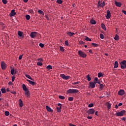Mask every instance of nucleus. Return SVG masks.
Listing matches in <instances>:
<instances>
[{
  "instance_id": "nucleus-1",
  "label": "nucleus",
  "mask_w": 126,
  "mask_h": 126,
  "mask_svg": "<svg viewBox=\"0 0 126 126\" xmlns=\"http://www.w3.org/2000/svg\"><path fill=\"white\" fill-rule=\"evenodd\" d=\"M78 54L81 58H83V59H85V58H86V57H87V55L86 54V53L81 50H79L78 52Z\"/></svg>"
},
{
  "instance_id": "nucleus-2",
  "label": "nucleus",
  "mask_w": 126,
  "mask_h": 126,
  "mask_svg": "<svg viewBox=\"0 0 126 126\" xmlns=\"http://www.w3.org/2000/svg\"><path fill=\"white\" fill-rule=\"evenodd\" d=\"M67 92L69 93V94H72L73 93H78L79 91L77 89H70L67 91Z\"/></svg>"
},
{
  "instance_id": "nucleus-3",
  "label": "nucleus",
  "mask_w": 126,
  "mask_h": 126,
  "mask_svg": "<svg viewBox=\"0 0 126 126\" xmlns=\"http://www.w3.org/2000/svg\"><path fill=\"white\" fill-rule=\"evenodd\" d=\"M121 67L122 69H125L126 68V61L124 60L120 63Z\"/></svg>"
},
{
  "instance_id": "nucleus-4",
  "label": "nucleus",
  "mask_w": 126,
  "mask_h": 126,
  "mask_svg": "<svg viewBox=\"0 0 126 126\" xmlns=\"http://www.w3.org/2000/svg\"><path fill=\"white\" fill-rule=\"evenodd\" d=\"M125 113H126V111L122 110L119 112L116 113V116H119V117H123V116H124V114Z\"/></svg>"
},
{
  "instance_id": "nucleus-5",
  "label": "nucleus",
  "mask_w": 126,
  "mask_h": 126,
  "mask_svg": "<svg viewBox=\"0 0 126 126\" xmlns=\"http://www.w3.org/2000/svg\"><path fill=\"white\" fill-rule=\"evenodd\" d=\"M18 35L20 37V39H23L24 38V34H23V32L21 31L18 32Z\"/></svg>"
},
{
  "instance_id": "nucleus-6",
  "label": "nucleus",
  "mask_w": 126,
  "mask_h": 126,
  "mask_svg": "<svg viewBox=\"0 0 126 126\" xmlns=\"http://www.w3.org/2000/svg\"><path fill=\"white\" fill-rule=\"evenodd\" d=\"M60 76L63 79H64L65 80H67L69 78V76H65L64 74H61Z\"/></svg>"
},
{
  "instance_id": "nucleus-7",
  "label": "nucleus",
  "mask_w": 126,
  "mask_h": 126,
  "mask_svg": "<svg viewBox=\"0 0 126 126\" xmlns=\"http://www.w3.org/2000/svg\"><path fill=\"white\" fill-rule=\"evenodd\" d=\"M37 33L36 32H32L30 34L31 38H35L37 36Z\"/></svg>"
},
{
  "instance_id": "nucleus-8",
  "label": "nucleus",
  "mask_w": 126,
  "mask_h": 126,
  "mask_svg": "<svg viewBox=\"0 0 126 126\" xmlns=\"http://www.w3.org/2000/svg\"><path fill=\"white\" fill-rule=\"evenodd\" d=\"M88 115H93L95 113V110L94 109H90L87 111Z\"/></svg>"
},
{
  "instance_id": "nucleus-9",
  "label": "nucleus",
  "mask_w": 126,
  "mask_h": 126,
  "mask_svg": "<svg viewBox=\"0 0 126 126\" xmlns=\"http://www.w3.org/2000/svg\"><path fill=\"white\" fill-rule=\"evenodd\" d=\"M106 18V19H110L111 18V11L109 10H107Z\"/></svg>"
},
{
  "instance_id": "nucleus-10",
  "label": "nucleus",
  "mask_w": 126,
  "mask_h": 126,
  "mask_svg": "<svg viewBox=\"0 0 126 126\" xmlns=\"http://www.w3.org/2000/svg\"><path fill=\"white\" fill-rule=\"evenodd\" d=\"M58 106L60 107H57V111L58 113H61V109H62V107L63 106V105L61 103H58Z\"/></svg>"
},
{
  "instance_id": "nucleus-11",
  "label": "nucleus",
  "mask_w": 126,
  "mask_h": 126,
  "mask_svg": "<svg viewBox=\"0 0 126 126\" xmlns=\"http://www.w3.org/2000/svg\"><path fill=\"white\" fill-rule=\"evenodd\" d=\"M118 95H120V96H123V95H125V90H119V91L118 92Z\"/></svg>"
},
{
  "instance_id": "nucleus-12",
  "label": "nucleus",
  "mask_w": 126,
  "mask_h": 126,
  "mask_svg": "<svg viewBox=\"0 0 126 126\" xmlns=\"http://www.w3.org/2000/svg\"><path fill=\"white\" fill-rule=\"evenodd\" d=\"M1 67L2 69H5L6 66L5 65V63L4 62H1Z\"/></svg>"
},
{
  "instance_id": "nucleus-13",
  "label": "nucleus",
  "mask_w": 126,
  "mask_h": 126,
  "mask_svg": "<svg viewBox=\"0 0 126 126\" xmlns=\"http://www.w3.org/2000/svg\"><path fill=\"white\" fill-rule=\"evenodd\" d=\"M95 83L94 82H90V87L91 88H95Z\"/></svg>"
},
{
  "instance_id": "nucleus-14",
  "label": "nucleus",
  "mask_w": 126,
  "mask_h": 126,
  "mask_svg": "<svg viewBox=\"0 0 126 126\" xmlns=\"http://www.w3.org/2000/svg\"><path fill=\"white\" fill-rule=\"evenodd\" d=\"M16 14V13L15 12V10L13 9L11 10V13L10 14V16H14Z\"/></svg>"
},
{
  "instance_id": "nucleus-15",
  "label": "nucleus",
  "mask_w": 126,
  "mask_h": 126,
  "mask_svg": "<svg viewBox=\"0 0 126 126\" xmlns=\"http://www.w3.org/2000/svg\"><path fill=\"white\" fill-rule=\"evenodd\" d=\"M115 5L116 6H118V7H121L122 6V3L120 2H117L115 1Z\"/></svg>"
},
{
  "instance_id": "nucleus-16",
  "label": "nucleus",
  "mask_w": 126,
  "mask_h": 126,
  "mask_svg": "<svg viewBox=\"0 0 126 126\" xmlns=\"http://www.w3.org/2000/svg\"><path fill=\"white\" fill-rule=\"evenodd\" d=\"M25 95H26V97H29L30 96V94L29 93V91H28V90L25 91Z\"/></svg>"
},
{
  "instance_id": "nucleus-17",
  "label": "nucleus",
  "mask_w": 126,
  "mask_h": 126,
  "mask_svg": "<svg viewBox=\"0 0 126 126\" xmlns=\"http://www.w3.org/2000/svg\"><path fill=\"white\" fill-rule=\"evenodd\" d=\"M22 87H23V90H24V91H27V90H28L27 89V87H26V86L25 85V84H23L22 85Z\"/></svg>"
},
{
  "instance_id": "nucleus-18",
  "label": "nucleus",
  "mask_w": 126,
  "mask_h": 126,
  "mask_svg": "<svg viewBox=\"0 0 126 126\" xmlns=\"http://www.w3.org/2000/svg\"><path fill=\"white\" fill-rule=\"evenodd\" d=\"M19 102L20 107H23V101H22V100L19 99Z\"/></svg>"
},
{
  "instance_id": "nucleus-19",
  "label": "nucleus",
  "mask_w": 126,
  "mask_h": 126,
  "mask_svg": "<svg viewBox=\"0 0 126 126\" xmlns=\"http://www.w3.org/2000/svg\"><path fill=\"white\" fill-rule=\"evenodd\" d=\"M46 110L48 111V112H53V109H51V107L46 106Z\"/></svg>"
},
{
  "instance_id": "nucleus-20",
  "label": "nucleus",
  "mask_w": 126,
  "mask_h": 126,
  "mask_svg": "<svg viewBox=\"0 0 126 126\" xmlns=\"http://www.w3.org/2000/svg\"><path fill=\"white\" fill-rule=\"evenodd\" d=\"M119 67V63H118L117 61H116L115 62V63H114V68H117V67Z\"/></svg>"
},
{
  "instance_id": "nucleus-21",
  "label": "nucleus",
  "mask_w": 126,
  "mask_h": 126,
  "mask_svg": "<svg viewBox=\"0 0 126 126\" xmlns=\"http://www.w3.org/2000/svg\"><path fill=\"white\" fill-rule=\"evenodd\" d=\"M27 81H28V82H29L30 84H31V85H35V82L31 81L30 80H27Z\"/></svg>"
},
{
  "instance_id": "nucleus-22",
  "label": "nucleus",
  "mask_w": 126,
  "mask_h": 126,
  "mask_svg": "<svg viewBox=\"0 0 126 126\" xmlns=\"http://www.w3.org/2000/svg\"><path fill=\"white\" fill-rule=\"evenodd\" d=\"M106 106L107 107L108 110H110L111 109V104H110V103H109V102H107L106 103Z\"/></svg>"
},
{
  "instance_id": "nucleus-23",
  "label": "nucleus",
  "mask_w": 126,
  "mask_h": 126,
  "mask_svg": "<svg viewBox=\"0 0 126 126\" xmlns=\"http://www.w3.org/2000/svg\"><path fill=\"white\" fill-rule=\"evenodd\" d=\"M67 34L70 37H72V36H73V35H74V32H68L67 33Z\"/></svg>"
},
{
  "instance_id": "nucleus-24",
  "label": "nucleus",
  "mask_w": 126,
  "mask_h": 126,
  "mask_svg": "<svg viewBox=\"0 0 126 126\" xmlns=\"http://www.w3.org/2000/svg\"><path fill=\"white\" fill-rule=\"evenodd\" d=\"M101 28H102L103 30H105V31L107 30V29H106V26L104 24H101Z\"/></svg>"
},
{
  "instance_id": "nucleus-25",
  "label": "nucleus",
  "mask_w": 126,
  "mask_h": 126,
  "mask_svg": "<svg viewBox=\"0 0 126 126\" xmlns=\"http://www.w3.org/2000/svg\"><path fill=\"white\" fill-rule=\"evenodd\" d=\"M90 23H91V24H93V25L96 24V21H95V20L94 19H92L90 21Z\"/></svg>"
},
{
  "instance_id": "nucleus-26",
  "label": "nucleus",
  "mask_w": 126,
  "mask_h": 126,
  "mask_svg": "<svg viewBox=\"0 0 126 126\" xmlns=\"http://www.w3.org/2000/svg\"><path fill=\"white\" fill-rule=\"evenodd\" d=\"M114 40H115L116 41H118V40H119V35H118V34H116L114 38Z\"/></svg>"
},
{
  "instance_id": "nucleus-27",
  "label": "nucleus",
  "mask_w": 126,
  "mask_h": 126,
  "mask_svg": "<svg viewBox=\"0 0 126 126\" xmlns=\"http://www.w3.org/2000/svg\"><path fill=\"white\" fill-rule=\"evenodd\" d=\"M26 77L29 78V79H31V80H33V79H32L31 76L29 74H26Z\"/></svg>"
},
{
  "instance_id": "nucleus-28",
  "label": "nucleus",
  "mask_w": 126,
  "mask_h": 126,
  "mask_svg": "<svg viewBox=\"0 0 126 126\" xmlns=\"http://www.w3.org/2000/svg\"><path fill=\"white\" fill-rule=\"evenodd\" d=\"M56 2L59 3V4H62V3H63V1L62 0H57Z\"/></svg>"
},
{
  "instance_id": "nucleus-29",
  "label": "nucleus",
  "mask_w": 126,
  "mask_h": 126,
  "mask_svg": "<svg viewBox=\"0 0 126 126\" xmlns=\"http://www.w3.org/2000/svg\"><path fill=\"white\" fill-rule=\"evenodd\" d=\"M37 11L38 13H39L40 14H41L42 15H44V12L41 10H38Z\"/></svg>"
},
{
  "instance_id": "nucleus-30",
  "label": "nucleus",
  "mask_w": 126,
  "mask_h": 126,
  "mask_svg": "<svg viewBox=\"0 0 126 126\" xmlns=\"http://www.w3.org/2000/svg\"><path fill=\"white\" fill-rule=\"evenodd\" d=\"M59 99H61V100H63L65 98V97L63 95H60L59 96Z\"/></svg>"
},
{
  "instance_id": "nucleus-31",
  "label": "nucleus",
  "mask_w": 126,
  "mask_h": 126,
  "mask_svg": "<svg viewBox=\"0 0 126 126\" xmlns=\"http://www.w3.org/2000/svg\"><path fill=\"white\" fill-rule=\"evenodd\" d=\"M46 68L47 69H48V70H50V69H52V65H48L47 67H46Z\"/></svg>"
},
{
  "instance_id": "nucleus-32",
  "label": "nucleus",
  "mask_w": 126,
  "mask_h": 126,
  "mask_svg": "<svg viewBox=\"0 0 126 126\" xmlns=\"http://www.w3.org/2000/svg\"><path fill=\"white\" fill-rule=\"evenodd\" d=\"M0 90H1V92H2V93L3 94H4V93H5L6 92V91L5 90V89L2 88V89H0Z\"/></svg>"
},
{
  "instance_id": "nucleus-33",
  "label": "nucleus",
  "mask_w": 126,
  "mask_h": 126,
  "mask_svg": "<svg viewBox=\"0 0 126 126\" xmlns=\"http://www.w3.org/2000/svg\"><path fill=\"white\" fill-rule=\"evenodd\" d=\"M87 78L88 81H91V77H90V76H89V75H87Z\"/></svg>"
},
{
  "instance_id": "nucleus-34",
  "label": "nucleus",
  "mask_w": 126,
  "mask_h": 126,
  "mask_svg": "<svg viewBox=\"0 0 126 126\" xmlns=\"http://www.w3.org/2000/svg\"><path fill=\"white\" fill-rule=\"evenodd\" d=\"M37 64L38 65H39V66H41V65H43V63H42V62H38L37 63Z\"/></svg>"
},
{
  "instance_id": "nucleus-35",
  "label": "nucleus",
  "mask_w": 126,
  "mask_h": 126,
  "mask_svg": "<svg viewBox=\"0 0 126 126\" xmlns=\"http://www.w3.org/2000/svg\"><path fill=\"white\" fill-rule=\"evenodd\" d=\"M85 41H89L90 42H91V41H92V40H91V39L89 38V37H86L85 38Z\"/></svg>"
},
{
  "instance_id": "nucleus-36",
  "label": "nucleus",
  "mask_w": 126,
  "mask_h": 126,
  "mask_svg": "<svg viewBox=\"0 0 126 126\" xmlns=\"http://www.w3.org/2000/svg\"><path fill=\"white\" fill-rule=\"evenodd\" d=\"M30 18H31V17H30V15H27L26 16V18L27 20H29L30 19Z\"/></svg>"
},
{
  "instance_id": "nucleus-37",
  "label": "nucleus",
  "mask_w": 126,
  "mask_h": 126,
  "mask_svg": "<svg viewBox=\"0 0 126 126\" xmlns=\"http://www.w3.org/2000/svg\"><path fill=\"white\" fill-rule=\"evenodd\" d=\"M103 74L102 73H98V77L100 78V77H102V76H103Z\"/></svg>"
},
{
  "instance_id": "nucleus-38",
  "label": "nucleus",
  "mask_w": 126,
  "mask_h": 126,
  "mask_svg": "<svg viewBox=\"0 0 126 126\" xmlns=\"http://www.w3.org/2000/svg\"><path fill=\"white\" fill-rule=\"evenodd\" d=\"M94 106V104L93 103L89 104L88 105L89 108H92Z\"/></svg>"
},
{
  "instance_id": "nucleus-39",
  "label": "nucleus",
  "mask_w": 126,
  "mask_h": 126,
  "mask_svg": "<svg viewBox=\"0 0 126 126\" xmlns=\"http://www.w3.org/2000/svg\"><path fill=\"white\" fill-rule=\"evenodd\" d=\"M4 114H5V116H9V112L8 111H5Z\"/></svg>"
},
{
  "instance_id": "nucleus-40",
  "label": "nucleus",
  "mask_w": 126,
  "mask_h": 126,
  "mask_svg": "<svg viewBox=\"0 0 126 126\" xmlns=\"http://www.w3.org/2000/svg\"><path fill=\"white\" fill-rule=\"evenodd\" d=\"M11 74H12V75L14 74V69H11Z\"/></svg>"
},
{
  "instance_id": "nucleus-41",
  "label": "nucleus",
  "mask_w": 126,
  "mask_h": 126,
  "mask_svg": "<svg viewBox=\"0 0 126 126\" xmlns=\"http://www.w3.org/2000/svg\"><path fill=\"white\" fill-rule=\"evenodd\" d=\"M2 2L4 4H6V3H7V0H2Z\"/></svg>"
},
{
  "instance_id": "nucleus-42",
  "label": "nucleus",
  "mask_w": 126,
  "mask_h": 126,
  "mask_svg": "<svg viewBox=\"0 0 126 126\" xmlns=\"http://www.w3.org/2000/svg\"><path fill=\"white\" fill-rule=\"evenodd\" d=\"M68 101H73V97H69L68 99Z\"/></svg>"
},
{
  "instance_id": "nucleus-43",
  "label": "nucleus",
  "mask_w": 126,
  "mask_h": 126,
  "mask_svg": "<svg viewBox=\"0 0 126 126\" xmlns=\"http://www.w3.org/2000/svg\"><path fill=\"white\" fill-rule=\"evenodd\" d=\"M98 78L97 77H95L94 78V83H95V84H96V82H98Z\"/></svg>"
},
{
  "instance_id": "nucleus-44",
  "label": "nucleus",
  "mask_w": 126,
  "mask_h": 126,
  "mask_svg": "<svg viewBox=\"0 0 126 126\" xmlns=\"http://www.w3.org/2000/svg\"><path fill=\"white\" fill-rule=\"evenodd\" d=\"M92 45H93V46H94V47H98V44L92 43Z\"/></svg>"
},
{
  "instance_id": "nucleus-45",
  "label": "nucleus",
  "mask_w": 126,
  "mask_h": 126,
  "mask_svg": "<svg viewBox=\"0 0 126 126\" xmlns=\"http://www.w3.org/2000/svg\"><path fill=\"white\" fill-rule=\"evenodd\" d=\"M100 39H103L104 38V35L102 33L100 34Z\"/></svg>"
},
{
  "instance_id": "nucleus-46",
  "label": "nucleus",
  "mask_w": 126,
  "mask_h": 126,
  "mask_svg": "<svg viewBox=\"0 0 126 126\" xmlns=\"http://www.w3.org/2000/svg\"><path fill=\"white\" fill-rule=\"evenodd\" d=\"M60 51L62 52H64V49H63V46L60 47Z\"/></svg>"
},
{
  "instance_id": "nucleus-47",
  "label": "nucleus",
  "mask_w": 126,
  "mask_h": 126,
  "mask_svg": "<svg viewBox=\"0 0 126 126\" xmlns=\"http://www.w3.org/2000/svg\"><path fill=\"white\" fill-rule=\"evenodd\" d=\"M79 83H80V82L78 81V82H76L73 83L72 84H73V85H75L76 84H79Z\"/></svg>"
},
{
  "instance_id": "nucleus-48",
  "label": "nucleus",
  "mask_w": 126,
  "mask_h": 126,
  "mask_svg": "<svg viewBox=\"0 0 126 126\" xmlns=\"http://www.w3.org/2000/svg\"><path fill=\"white\" fill-rule=\"evenodd\" d=\"M104 87V85H103V84H100V85H99V88H100V89H103V88Z\"/></svg>"
},
{
  "instance_id": "nucleus-49",
  "label": "nucleus",
  "mask_w": 126,
  "mask_h": 126,
  "mask_svg": "<svg viewBox=\"0 0 126 126\" xmlns=\"http://www.w3.org/2000/svg\"><path fill=\"white\" fill-rule=\"evenodd\" d=\"M37 61H38V62H43V58H38V59H37Z\"/></svg>"
},
{
  "instance_id": "nucleus-50",
  "label": "nucleus",
  "mask_w": 126,
  "mask_h": 126,
  "mask_svg": "<svg viewBox=\"0 0 126 126\" xmlns=\"http://www.w3.org/2000/svg\"><path fill=\"white\" fill-rule=\"evenodd\" d=\"M39 47H40L41 48H44V44L40 43L39 44Z\"/></svg>"
},
{
  "instance_id": "nucleus-51",
  "label": "nucleus",
  "mask_w": 126,
  "mask_h": 126,
  "mask_svg": "<svg viewBox=\"0 0 126 126\" xmlns=\"http://www.w3.org/2000/svg\"><path fill=\"white\" fill-rule=\"evenodd\" d=\"M29 12H30V13H31V14H32L33 12V9H30L29 10Z\"/></svg>"
},
{
  "instance_id": "nucleus-52",
  "label": "nucleus",
  "mask_w": 126,
  "mask_h": 126,
  "mask_svg": "<svg viewBox=\"0 0 126 126\" xmlns=\"http://www.w3.org/2000/svg\"><path fill=\"white\" fill-rule=\"evenodd\" d=\"M15 80V77H14V76H13L12 77V82H13Z\"/></svg>"
},
{
  "instance_id": "nucleus-53",
  "label": "nucleus",
  "mask_w": 126,
  "mask_h": 126,
  "mask_svg": "<svg viewBox=\"0 0 126 126\" xmlns=\"http://www.w3.org/2000/svg\"><path fill=\"white\" fill-rule=\"evenodd\" d=\"M10 93H11L12 94H16V92L13 91H10Z\"/></svg>"
},
{
  "instance_id": "nucleus-54",
  "label": "nucleus",
  "mask_w": 126,
  "mask_h": 126,
  "mask_svg": "<svg viewBox=\"0 0 126 126\" xmlns=\"http://www.w3.org/2000/svg\"><path fill=\"white\" fill-rule=\"evenodd\" d=\"M65 45H66V46H68V41H65Z\"/></svg>"
},
{
  "instance_id": "nucleus-55",
  "label": "nucleus",
  "mask_w": 126,
  "mask_h": 126,
  "mask_svg": "<svg viewBox=\"0 0 126 126\" xmlns=\"http://www.w3.org/2000/svg\"><path fill=\"white\" fill-rule=\"evenodd\" d=\"M87 119H88L89 120H92V117H91V116H88L87 117Z\"/></svg>"
},
{
  "instance_id": "nucleus-56",
  "label": "nucleus",
  "mask_w": 126,
  "mask_h": 126,
  "mask_svg": "<svg viewBox=\"0 0 126 126\" xmlns=\"http://www.w3.org/2000/svg\"><path fill=\"white\" fill-rule=\"evenodd\" d=\"M98 6H102V4H100V1H98Z\"/></svg>"
},
{
  "instance_id": "nucleus-57",
  "label": "nucleus",
  "mask_w": 126,
  "mask_h": 126,
  "mask_svg": "<svg viewBox=\"0 0 126 126\" xmlns=\"http://www.w3.org/2000/svg\"><path fill=\"white\" fill-rule=\"evenodd\" d=\"M22 56L23 55H20L19 56V60H21L22 59Z\"/></svg>"
},
{
  "instance_id": "nucleus-58",
  "label": "nucleus",
  "mask_w": 126,
  "mask_h": 126,
  "mask_svg": "<svg viewBox=\"0 0 126 126\" xmlns=\"http://www.w3.org/2000/svg\"><path fill=\"white\" fill-rule=\"evenodd\" d=\"M88 51H89V53H90V54H93V52H92V50H89Z\"/></svg>"
},
{
  "instance_id": "nucleus-59",
  "label": "nucleus",
  "mask_w": 126,
  "mask_h": 126,
  "mask_svg": "<svg viewBox=\"0 0 126 126\" xmlns=\"http://www.w3.org/2000/svg\"><path fill=\"white\" fill-rule=\"evenodd\" d=\"M79 45H81V44H83V41H80L79 42Z\"/></svg>"
},
{
  "instance_id": "nucleus-60",
  "label": "nucleus",
  "mask_w": 126,
  "mask_h": 126,
  "mask_svg": "<svg viewBox=\"0 0 126 126\" xmlns=\"http://www.w3.org/2000/svg\"><path fill=\"white\" fill-rule=\"evenodd\" d=\"M12 84H13L12 82H11L10 81L8 82V85H12Z\"/></svg>"
},
{
  "instance_id": "nucleus-61",
  "label": "nucleus",
  "mask_w": 126,
  "mask_h": 126,
  "mask_svg": "<svg viewBox=\"0 0 126 126\" xmlns=\"http://www.w3.org/2000/svg\"><path fill=\"white\" fill-rule=\"evenodd\" d=\"M96 83H97L98 84H100L101 82H100V81H97V82H95V84H96Z\"/></svg>"
},
{
  "instance_id": "nucleus-62",
  "label": "nucleus",
  "mask_w": 126,
  "mask_h": 126,
  "mask_svg": "<svg viewBox=\"0 0 126 126\" xmlns=\"http://www.w3.org/2000/svg\"><path fill=\"white\" fill-rule=\"evenodd\" d=\"M122 12H123V13H124V14H125V15H126V11L122 10Z\"/></svg>"
},
{
  "instance_id": "nucleus-63",
  "label": "nucleus",
  "mask_w": 126,
  "mask_h": 126,
  "mask_svg": "<svg viewBox=\"0 0 126 126\" xmlns=\"http://www.w3.org/2000/svg\"><path fill=\"white\" fill-rule=\"evenodd\" d=\"M118 106L119 107H121V106H123V103H120L119 104H118Z\"/></svg>"
},
{
  "instance_id": "nucleus-64",
  "label": "nucleus",
  "mask_w": 126,
  "mask_h": 126,
  "mask_svg": "<svg viewBox=\"0 0 126 126\" xmlns=\"http://www.w3.org/2000/svg\"><path fill=\"white\" fill-rule=\"evenodd\" d=\"M105 2H102V7H104V6H105Z\"/></svg>"
}]
</instances>
